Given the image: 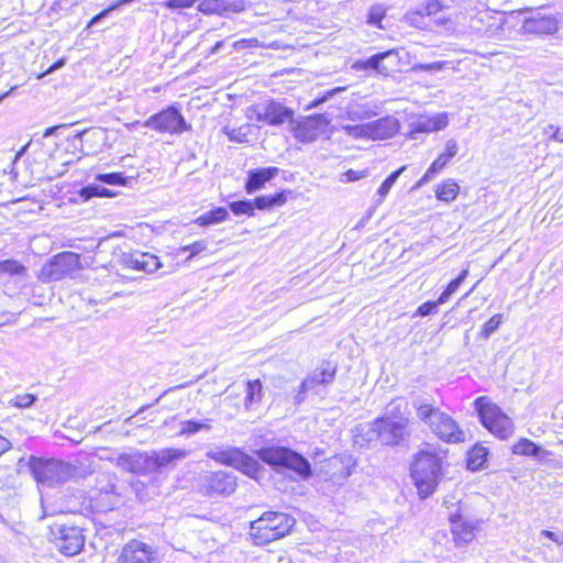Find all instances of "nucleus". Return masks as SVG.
Listing matches in <instances>:
<instances>
[{
	"mask_svg": "<svg viewBox=\"0 0 563 563\" xmlns=\"http://www.w3.org/2000/svg\"><path fill=\"white\" fill-rule=\"evenodd\" d=\"M442 456L431 449H421L413 455L410 467L411 477L420 498L431 496L442 477Z\"/></svg>",
	"mask_w": 563,
	"mask_h": 563,
	"instance_id": "f257e3e1",
	"label": "nucleus"
},
{
	"mask_svg": "<svg viewBox=\"0 0 563 563\" xmlns=\"http://www.w3.org/2000/svg\"><path fill=\"white\" fill-rule=\"evenodd\" d=\"M295 522L288 514L266 511L251 522L250 536L254 544L264 545L287 536Z\"/></svg>",
	"mask_w": 563,
	"mask_h": 563,
	"instance_id": "f03ea898",
	"label": "nucleus"
},
{
	"mask_svg": "<svg viewBox=\"0 0 563 563\" xmlns=\"http://www.w3.org/2000/svg\"><path fill=\"white\" fill-rule=\"evenodd\" d=\"M257 456L275 471L288 470L301 479H308L312 475L310 462L300 453L285 446L262 448L256 452Z\"/></svg>",
	"mask_w": 563,
	"mask_h": 563,
	"instance_id": "7ed1b4c3",
	"label": "nucleus"
},
{
	"mask_svg": "<svg viewBox=\"0 0 563 563\" xmlns=\"http://www.w3.org/2000/svg\"><path fill=\"white\" fill-rule=\"evenodd\" d=\"M30 470L38 484L54 487L69 481L76 473V467L55 459L31 456Z\"/></svg>",
	"mask_w": 563,
	"mask_h": 563,
	"instance_id": "20e7f679",
	"label": "nucleus"
},
{
	"mask_svg": "<svg viewBox=\"0 0 563 563\" xmlns=\"http://www.w3.org/2000/svg\"><path fill=\"white\" fill-rule=\"evenodd\" d=\"M474 408L478 413L482 424L497 438L505 440L514 433L512 420L499 406L482 396L474 400Z\"/></svg>",
	"mask_w": 563,
	"mask_h": 563,
	"instance_id": "39448f33",
	"label": "nucleus"
},
{
	"mask_svg": "<svg viewBox=\"0 0 563 563\" xmlns=\"http://www.w3.org/2000/svg\"><path fill=\"white\" fill-rule=\"evenodd\" d=\"M132 125H142L158 133L172 135H179L191 130V124L186 121L176 106H168L159 112L152 114L145 121H135Z\"/></svg>",
	"mask_w": 563,
	"mask_h": 563,
	"instance_id": "423d86ee",
	"label": "nucleus"
},
{
	"mask_svg": "<svg viewBox=\"0 0 563 563\" xmlns=\"http://www.w3.org/2000/svg\"><path fill=\"white\" fill-rule=\"evenodd\" d=\"M197 487L206 497H227L235 492L238 477L229 471H206L199 475Z\"/></svg>",
	"mask_w": 563,
	"mask_h": 563,
	"instance_id": "0eeeda50",
	"label": "nucleus"
},
{
	"mask_svg": "<svg viewBox=\"0 0 563 563\" xmlns=\"http://www.w3.org/2000/svg\"><path fill=\"white\" fill-rule=\"evenodd\" d=\"M51 533L56 549L66 556H74L84 549L85 536L77 526L55 523L51 528Z\"/></svg>",
	"mask_w": 563,
	"mask_h": 563,
	"instance_id": "6e6552de",
	"label": "nucleus"
},
{
	"mask_svg": "<svg viewBox=\"0 0 563 563\" xmlns=\"http://www.w3.org/2000/svg\"><path fill=\"white\" fill-rule=\"evenodd\" d=\"M80 267V256L73 252H62L55 255L41 269L43 282L60 280Z\"/></svg>",
	"mask_w": 563,
	"mask_h": 563,
	"instance_id": "1a4fd4ad",
	"label": "nucleus"
},
{
	"mask_svg": "<svg viewBox=\"0 0 563 563\" xmlns=\"http://www.w3.org/2000/svg\"><path fill=\"white\" fill-rule=\"evenodd\" d=\"M408 423V419L404 417L398 419H395L390 416L379 417V444L396 446L408 441L410 438Z\"/></svg>",
	"mask_w": 563,
	"mask_h": 563,
	"instance_id": "9d476101",
	"label": "nucleus"
},
{
	"mask_svg": "<svg viewBox=\"0 0 563 563\" xmlns=\"http://www.w3.org/2000/svg\"><path fill=\"white\" fill-rule=\"evenodd\" d=\"M117 563H161L156 548L133 539L123 545Z\"/></svg>",
	"mask_w": 563,
	"mask_h": 563,
	"instance_id": "9b49d317",
	"label": "nucleus"
},
{
	"mask_svg": "<svg viewBox=\"0 0 563 563\" xmlns=\"http://www.w3.org/2000/svg\"><path fill=\"white\" fill-rule=\"evenodd\" d=\"M559 30L558 19L553 14H545L540 10L532 11L525 18L519 30L521 34L548 35Z\"/></svg>",
	"mask_w": 563,
	"mask_h": 563,
	"instance_id": "f8f14e48",
	"label": "nucleus"
},
{
	"mask_svg": "<svg viewBox=\"0 0 563 563\" xmlns=\"http://www.w3.org/2000/svg\"><path fill=\"white\" fill-rule=\"evenodd\" d=\"M331 119L327 113L306 117L298 122L295 136L300 142L309 143L316 141L327 130Z\"/></svg>",
	"mask_w": 563,
	"mask_h": 563,
	"instance_id": "ddd939ff",
	"label": "nucleus"
},
{
	"mask_svg": "<svg viewBox=\"0 0 563 563\" xmlns=\"http://www.w3.org/2000/svg\"><path fill=\"white\" fill-rule=\"evenodd\" d=\"M398 53L395 49L377 53L366 59H360L353 63L354 70H376L378 74L387 76L391 71V66L397 65Z\"/></svg>",
	"mask_w": 563,
	"mask_h": 563,
	"instance_id": "4468645a",
	"label": "nucleus"
},
{
	"mask_svg": "<svg viewBox=\"0 0 563 563\" xmlns=\"http://www.w3.org/2000/svg\"><path fill=\"white\" fill-rule=\"evenodd\" d=\"M430 429L444 442L460 443L464 441V432L460 429L456 421L444 412L438 415V419L431 422Z\"/></svg>",
	"mask_w": 563,
	"mask_h": 563,
	"instance_id": "2eb2a0df",
	"label": "nucleus"
},
{
	"mask_svg": "<svg viewBox=\"0 0 563 563\" xmlns=\"http://www.w3.org/2000/svg\"><path fill=\"white\" fill-rule=\"evenodd\" d=\"M188 452L184 449L166 448L146 453V472H156L167 467L176 461L187 457Z\"/></svg>",
	"mask_w": 563,
	"mask_h": 563,
	"instance_id": "dca6fc26",
	"label": "nucleus"
},
{
	"mask_svg": "<svg viewBox=\"0 0 563 563\" xmlns=\"http://www.w3.org/2000/svg\"><path fill=\"white\" fill-rule=\"evenodd\" d=\"M338 365L330 361H322L309 375L301 382V389H314L322 385L328 386L333 383Z\"/></svg>",
	"mask_w": 563,
	"mask_h": 563,
	"instance_id": "f3484780",
	"label": "nucleus"
},
{
	"mask_svg": "<svg viewBox=\"0 0 563 563\" xmlns=\"http://www.w3.org/2000/svg\"><path fill=\"white\" fill-rule=\"evenodd\" d=\"M457 142L453 139L448 140L445 142V151L441 153L438 156V158L432 162V164L429 166L424 175L416 183L413 189H419L424 184L433 179L434 176L446 166L449 161L457 154Z\"/></svg>",
	"mask_w": 563,
	"mask_h": 563,
	"instance_id": "a211bd4d",
	"label": "nucleus"
},
{
	"mask_svg": "<svg viewBox=\"0 0 563 563\" xmlns=\"http://www.w3.org/2000/svg\"><path fill=\"white\" fill-rule=\"evenodd\" d=\"M294 111L276 101H269L258 112L257 120L266 121L271 125H279L292 119Z\"/></svg>",
	"mask_w": 563,
	"mask_h": 563,
	"instance_id": "6ab92c4d",
	"label": "nucleus"
},
{
	"mask_svg": "<svg viewBox=\"0 0 563 563\" xmlns=\"http://www.w3.org/2000/svg\"><path fill=\"white\" fill-rule=\"evenodd\" d=\"M279 174V168L275 166L254 168L247 172L245 181V191L251 195L262 189L266 183L271 181Z\"/></svg>",
	"mask_w": 563,
	"mask_h": 563,
	"instance_id": "aec40b11",
	"label": "nucleus"
},
{
	"mask_svg": "<svg viewBox=\"0 0 563 563\" xmlns=\"http://www.w3.org/2000/svg\"><path fill=\"white\" fill-rule=\"evenodd\" d=\"M399 121L393 115H385L368 122L369 139L386 140L393 137L399 130Z\"/></svg>",
	"mask_w": 563,
	"mask_h": 563,
	"instance_id": "412c9836",
	"label": "nucleus"
},
{
	"mask_svg": "<svg viewBox=\"0 0 563 563\" xmlns=\"http://www.w3.org/2000/svg\"><path fill=\"white\" fill-rule=\"evenodd\" d=\"M354 441L361 446L379 444L378 418L364 424L357 426L354 431Z\"/></svg>",
	"mask_w": 563,
	"mask_h": 563,
	"instance_id": "4be33fe9",
	"label": "nucleus"
},
{
	"mask_svg": "<svg viewBox=\"0 0 563 563\" xmlns=\"http://www.w3.org/2000/svg\"><path fill=\"white\" fill-rule=\"evenodd\" d=\"M451 529L457 544H466L475 537L474 526L459 514L451 516Z\"/></svg>",
	"mask_w": 563,
	"mask_h": 563,
	"instance_id": "5701e85b",
	"label": "nucleus"
},
{
	"mask_svg": "<svg viewBox=\"0 0 563 563\" xmlns=\"http://www.w3.org/2000/svg\"><path fill=\"white\" fill-rule=\"evenodd\" d=\"M115 464L124 471L131 473H147L146 472V453L135 452L132 454H120Z\"/></svg>",
	"mask_w": 563,
	"mask_h": 563,
	"instance_id": "b1692460",
	"label": "nucleus"
},
{
	"mask_svg": "<svg viewBox=\"0 0 563 563\" xmlns=\"http://www.w3.org/2000/svg\"><path fill=\"white\" fill-rule=\"evenodd\" d=\"M211 419L203 420H185L180 422V429L178 435L191 437L200 432H209L211 430Z\"/></svg>",
	"mask_w": 563,
	"mask_h": 563,
	"instance_id": "393cba45",
	"label": "nucleus"
},
{
	"mask_svg": "<svg viewBox=\"0 0 563 563\" xmlns=\"http://www.w3.org/2000/svg\"><path fill=\"white\" fill-rule=\"evenodd\" d=\"M289 191H280L274 195L258 196L252 200L254 209L269 210L274 207H280L287 201V194Z\"/></svg>",
	"mask_w": 563,
	"mask_h": 563,
	"instance_id": "a878e982",
	"label": "nucleus"
},
{
	"mask_svg": "<svg viewBox=\"0 0 563 563\" xmlns=\"http://www.w3.org/2000/svg\"><path fill=\"white\" fill-rule=\"evenodd\" d=\"M512 453L516 455L541 457L545 451L533 441L522 438L512 446Z\"/></svg>",
	"mask_w": 563,
	"mask_h": 563,
	"instance_id": "bb28decb",
	"label": "nucleus"
},
{
	"mask_svg": "<svg viewBox=\"0 0 563 563\" xmlns=\"http://www.w3.org/2000/svg\"><path fill=\"white\" fill-rule=\"evenodd\" d=\"M325 467H329V471H325V474L330 479L336 482L344 479L351 475L347 466L344 464L341 457L333 456L327 461Z\"/></svg>",
	"mask_w": 563,
	"mask_h": 563,
	"instance_id": "cd10ccee",
	"label": "nucleus"
},
{
	"mask_svg": "<svg viewBox=\"0 0 563 563\" xmlns=\"http://www.w3.org/2000/svg\"><path fill=\"white\" fill-rule=\"evenodd\" d=\"M229 218V212L223 207L214 208L208 212H205L197 218L196 223L200 227H208L225 221Z\"/></svg>",
	"mask_w": 563,
	"mask_h": 563,
	"instance_id": "c85d7f7f",
	"label": "nucleus"
},
{
	"mask_svg": "<svg viewBox=\"0 0 563 563\" xmlns=\"http://www.w3.org/2000/svg\"><path fill=\"white\" fill-rule=\"evenodd\" d=\"M460 190V186L453 179H446L435 189V197L438 200L444 202L453 201Z\"/></svg>",
	"mask_w": 563,
	"mask_h": 563,
	"instance_id": "c756f323",
	"label": "nucleus"
},
{
	"mask_svg": "<svg viewBox=\"0 0 563 563\" xmlns=\"http://www.w3.org/2000/svg\"><path fill=\"white\" fill-rule=\"evenodd\" d=\"M488 450L482 445H475L467 454V468L477 471L482 468L487 461Z\"/></svg>",
	"mask_w": 563,
	"mask_h": 563,
	"instance_id": "7c9ffc66",
	"label": "nucleus"
},
{
	"mask_svg": "<svg viewBox=\"0 0 563 563\" xmlns=\"http://www.w3.org/2000/svg\"><path fill=\"white\" fill-rule=\"evenodd\" d=\"M238 461L239 462L235 463L234 467H236L247 476L255 477L260 472L261 466L258 462L252 456L244 454L242 451L238 456Z\"/></svg>",
	"mask_w": 563,
	"mask_h": 563,
	"instance_id": "2f4dec72",
	"label": "nucleus"
},
{
	"mask_svg": "<svg viewBox=\"0 0 563 563\" xmlns=\"http://www.w3.org/2000/svg\"><path fill=\"white\" fill-rule=\"evenodd\" d=\"M79 197L87 201L92 197H113L114 192L98 184H89L78 191Z\"/></svg>",
	"mask_w": 563,
	"mask_h": 563,
	"instance_id": "473e14b6",
	"label": "nucleus"
},
{
	"mask_svg": "<svg viewBox=\"0 0 563 563\" xmlns=\"http://www.w3.org/2000/svg\"><path fill=\"white\" fill-rule=\"evenodd\" d=\"M0 274L22 278L26 275V267L19 261L5 260L0 262Z\"/></svg>",
	"mask_w": 563,
	"mask_h": 563,
	"instance_id": "72a5a7b5",
	"label": "nucleus"
},
{
	"mask_svg": "<svg viewBox=\"0 0 563 563\" xmlns=\"http://www.w3.org/2000/svg\"><path fill=\"white\" fill-rule=\"evenodd\" d=\"M240 449L220 450L217 452H209L208 456L217 462L234 466L240 454Z\"/></svg>",
	"mask_w": 563,
	"mask_h": 563,
	"instance_id": "f704fd0d",
	"label": "nucleus"
},
{
	"mask_svg": "<svg viewBox=\"0 0 563 563\" xmlns=\"http://www.w3.org/2000/svg\"><path fill=\"white\" fill-rule=\"evenodd\" d=\"M442 411H440L439 408L433 407L429 404H420L417 406V416L418 418L423 421L426 424L431 427V422H434L438 419V415H441Z\"/></svg>",
	"mask_w": 563,
	"mask_h": 563,
	"instance_id": "c9c22d12",
	"label": "nucleus"
},
{
	"mask_svg": "<svg viewBox=\"0 0 563 563\" xmlns=\"http://www.w3.org/2000/svg\"><path fill=\"white\" fill-rule=\"evenodd\" d=\"M225 0H202L198 4V10L206 15H221L224 16Z\"/></svg>",
	"mask_w": 563,
	"mask_h": 563,
	"instance_id": "e433bc0d",
	"label": "nucleus"
},
{
	"mask_svg": "<svg viewBox=\"0 0 563 563\" xmlns=\"http://www.w3.org/2000/svg\"><path fill=\"white\" fill-rule=\"evenodd\" d=\"M468 275V269H462L456 278L451 280L446 288L439 296V302H446L449 298L459 289L461 284L465 280Z\"/></svg>",
	"mask_w": 563,
	"mask_h": 563,
	"instance_id": "4c0bfd02",
	"label": "nucleus"
},
{
	"mask_svg": "<svg viewBox=\"0 0 563 563\" xmlns=\"http://www.w3.org/2000/svg\"><path fill=\"white\" fill-rule=\"evenodd\" d=\"M95 179L111 186H125L128 178L122 173L97 174Z\"/></svg>",
	"mask_w": 563,
	"mask_h": 563,
	"instance_id": "58836bf2",
	"label": "nucleus"
},
{
	"mask_svg": "<svg viewBox=\"0 0 563 563\" xmlns=\"http://www.w3.org/2000/svg\"><path fill=\"white\" fill-rule=\"evenodd\" d=\"M262 397V383L260 379L249 380L246 385L245 404L260 401Z\"/></svg>",
	"mask_w": 563,
	"mask_h": 563,
	"instance_id": "ea45409f",
	"label": "nucleus"
},
{
	"mask_svg": "<svg viewBox=\"0 0 563 563\" xmlns=\"http://www.w3.org/2000/svg\"><path fill=\"white\" fill-rule=\"evenodd\" d=\"M229 208L235 216L247 214L251 217L254 214V205L252 200L233 201L229 203Z\"/></svg>",
	"mask_w": 563,
	"mask_h": 563,
	"instance_id": "a19ab883",
	"label": "nucleus"
},
{
	"mask_svg": "<svg viewBox=\"0 0 563 563\" xmlns=\"http://www.w3.org/2000/svg\"><path fill=\"white\" fill-rule=\"evenodd\" d=\"M450 0H426V4L421 5L419 9L430 18L431 15L437 14L440 10L444 8H449Z\"/></svg>",
	"mask_w": 563,
	"mask_h": 563,
	"instance_id": "79ce46f5",
	"label": "nucleus"
},
{
	"mask_svg": "<svg viewBox=\"0 0 563 563\" xmlns=\"http://www.w3.org/2000/svg\"><path fill=\"white\" fill-rule=\"evenodd\" d=\"M504 316L501 313H497L493 316L488 321H486L482 328L481 336L484 339H488L503 323Z\"/></svg>",
	"mask_w": 563,
	"mask_h": 563,
	"instance_id": "37998d69",
	"label": "nucleus"
},
{
	"mask_svg": "<svg viewBox=\"0 0 563 563\" xmlns=\"http://www.w3.org/2000/svg\"><path fill=\"white\" fill-rule=\"evenodd\" d=\"M346 135L354 139H369L368 123L342 126Z\"/></svg>",
	"mask_w": 563,
	"mask_h": 563,
	"instance_id": "c03bdc74",
	"label": "nucleus"
},
{
	"mask_svg": "<svg viewBox=\"0 0 563 563\" xmlns=\"http://www.w3.org/2000/svg\"><path fill=\"white\" fill-rule=\"evenodd\" d=\"M140 256H144V253L123 254L122 263L129 268L144 272L145 263Z\"/></svg>",
	"mask_w": 563,
	"mask_h": 563,
	"instance_id": "a18cd8bd",
	"label": "nucleus"
},
{
	"mask_svg": "<svg viewBox=\"0 0 563 563\" xmlns=\"http://www.w3.org/2000/svg\"><path fill=\"white\" fill-rule=\"evenodd\" d=\"M224 130L231 142L243 143L247 141V135L250 132L249 125H242L240 128L231 130H228V128H225Z\"/></svg>",
	"mask_w": 563,
	"mask_h": 563,
	"instance_id": "49530a36",
	"label": "nucleus"
},
{
	"mask_svg": "<svg viewBox=\"0 0 563 563\" xmlns=\"http://www.w3.org/2000/svg\"><path fill=\"white\" fill-rule=\"evenodd\" d=\"M249 4L246 0H225L224 16H228L229 13L244 12Z\"/></svg>",
	"mask_w": 563,
	"mask_h": 563,
	"instance_id": "de8ad7c7",
	"label": "nucleus"
},
{
	"mask_svg": "<svg viewBox=\"0 0 563 563\" xmlns=\"http://www.w3.org/2000/svg\"><path fill=\"white\" fill-rule=\"evenodd\" d=\"M134 0H118L115 3L111 4L108 9H104L102 10L100 13H98L97 15H95L88 26H93L96 24H98L102 19H104L106 16L109 15V13L115 9H118L119 7L123 5V4H129V3H132Z\"/></svg>",
	"mask_w": 563,
	"mask_h": 563,
	"instance_id": "09e8293b",
	"label": "nucleus"
},
{
	"mask_svg": "<svg viewBox=\"0 0 563 563\" xmlns=\"http://www.w3.org/2000/svg\"><path fill=\"white\" fill-rule=\"evenodd\" d=\"M427 15L422 12V10L418 9L415 12H410L407 14L406 19L407 21L418 29H427L430 26L428 22L424 21Z\"/></svg>",
	"mask_w": 563,
	"mask_h": 563,
	"instance_id": "8fccbe9b",
	"label": "nucleus"
},
{
	"mask_svg": "<svg viewBox=\"0 0 563 563\" xmlns=\"http://www.w3.org/2000/svg\"><path fill=\"white\" fill-rule=\"evenodd\" d=\"M385 16V9L377 4L369 8L367 13V23L375 26H380V22Z\"/></svg>",
	"mask_w": 563,
	"mask_h": 563,
	"instance_id": "3c124183",
	"label": "nucleus"
},
{
	"mask_svg": "<svg viewBox=\"0 0 563 563\" xmlns=\"http://www.w3.org/2000/svg\"><path fill=\"white\" fill-rule=\"evenodd\" d=\"M443 302H439V298L435 301H426L422 305H420L416 311V316L419 317H427L433 313H437L438 307L442 305Z\"/></svg>",
	"mask_w": 563,
	"mask_h": 563,
	"instance_id": "603ef678",
	"label": "nucleus"
},
{
	"mask_svg": "<svg viewBox=\"0 0 563 563\" xmlns=\"http://www.w3.org/2000/svg\"><path fill=\"white\" fill-rule=\"evenodd\" d=\"M140 258L144 260L145 273H155L162 266L158 257L155 255L144 253V256H140Z\"/></svg>",
	"mask_w": 563,
	"mask_h": 563,
	"instance_id": "864d4df0",
	"label": "nucleus"
},
{
	"mask_svg": "<svg viewBox=\"0 0 563 563\" xmlns=\"http://www.w3.org/2000/svg\"><path fill=\"white\" fill-rule=\"evenodd\" d=\"M344 88H341V87H338V88H333V89H330L328 91H325L321 97H318L316 99H313L308 106H307V109H313V108H317L319 107L320 104L327 102L328 100H330L335 93L342 91Z\"/></svg>",
	"mask_w": 563,
	"mask_h": 563,
	"instance_id": "5fc2aeb1",
	"label": "nucleus"
},
{
	"mask_svg": "<svg viewBox=\"0 0 563 563\" xmlns=\"http://www.w3.org/2000/svg\"><path fill=\"white\" fill-rule=\"evenodd\" d=\"M446 62L419 63L412 66L413 70L440 71L444 68Z\"/></svg>",
	"mask_w": 563,
	"mask_h": 563,
	"instance_id": "6e6d98bb",
	"label": "nucleus"
},
{
	"mask_svg": "<svg viewBox=\"0 0 563 563\" xmlns=\"http://www.w3.org/2000/svg\"><path fill=\"white\" fill-rule=\"evenodd\" d=\"M36 399L37 397L33 394L18 395L13 399V405L18 408H29L36 401Z\"/></svg>",
	"mask_w": 563,
	"mask_h": 563,
	"instance_id": "4d7b16f0",
	"label": "nucleus"
},
{
	"mask_svg": "<svg viewBox=\"0 0 563 563\" xmlns=\"http://www.w3.org/2000/svg\"><path fill=\"white\" fill-rule=\"evenodd\" d=\"M196 1L197 0H164L162 5L170 10L186 9L192 7Z\"/></svg>",
	"mask_w": 563,
	"mask_h": 563,
	"instance_id": "13d9d810",
	"label": "nucleus"
},
{
	"mask_svg": "<svg viewBox=\"0 0 563 563\" xmlns=\"http://www.w3.org/2000/svg\"><path fill=\"white\" fill-rule=\"evenodd\" d=\"M449 123L448 117L445 114H439L433 118H429V125L427 129L440 131L444 129Z\"/></svg>",
	"mask_w": 563,
	"mask_h": 563,
	"instance_id": "bf43d9fd",
	"label": "nucleus"
},
{
	"mask_svg": "<svg viewBox=\"0 0 563 563\" xmlns=\"http://www.w3.org/2000/svg\"><path fill=\"white\" fill-rule=\"evenodd\" d=\"M207 249V242L201 240L192 244L184 246L181 250L189 253V257H194Z\"/></svg>",
	"mask_w": 563,
	"mask_h": 563,
	"instance_id": "052dcab7",
	"label": "nucleus"
},
{
	"mask_svg": "<svg viewBox=\"0 0 563 563\" xmlns=\"http://www.w3.org/2000/svg\"><path fill=\"white\" fill-rule=\"evenodd\" d=\"M258 46H260V42L257 38H242V40L233 43V48L236 51L244 49V48H254V47H258Z\"/></svg>",
	"mask_w": 563,
	"mask_h": 563,
	"instance_id": "680f3d73",
	"label": "nucleus"
},
{
	"mask_svg": "<svg viewBox=\"0 0 563 563\" xmlns=\"http://www.w3.org/2000/svg\"><path fill=\"white\" fill-rule=\"evenodd\" d=\"M544 134L548 135L550 140L563 142V131L552 124H549L547 128H544Z\"/></svg>",
	"mask_w": 563,
	"mask_h": 563,
	"instance_id": "e2e57ef3",
	"label": "nucleus"
},
{
	"mask_svg": "<svg viewBox=\"0 0 563 563\" xmlns=\"http://www.w3.org/2000/svg\"><path fill=\"white\" fill-rule=\"evenodd\" d=\"M77 136L80 139H86V140H88L89 137L95 139V140L103 139L104 131L101 129L86 130V131H82L81 133H78Z\"/></svg>",
	"mask_w": 563,
	"mask_h": 563,
	"instance_id": "0e129e2a",
	"label": "nucleus"
},
{
	"mask_svg": "<svg viewBox=\"0 0 563 563\" xmlns=\"http://www.w3.org/2000/svg\"><path fill=\"white\" fill-rule=\"evenodd\" d=\"M541 534L545 538L550 539L551 541L555 542L559 545L563 544V533H555L553 531L549 530H542Z\"/></svg>",
	"mask_w": 563,
	"mask_h": 563,
	"instance_id": "69168bd1",
	"label": "nucleus"
},
{
	"mask_svg": "<svg viewBox=\"0 0 563 563\" xmlns=\"http://www.w3.org/2000/svg\"><path fill=\"white\" fill-rule=\"evenodd\" d=\"M429 125V118L428 119H422V120H419L417 123H415V128H413V131L415 132H421V133H424V132H434V130H429L427 129Z\"/></svg>",
	"mask_w": 563,
	"mask_h": 563,
	"instance_id": "338daca9",
	"label": "nucleus"
},
{
	"mask_svg": "<svg viewBox=\"0 0 563 563\" xmlns=\"http://www.w3.org/2000/svg\"><path fill=\"white\" fill-rule=\"evenodd\" d=\"M391 187L393 185H390L389 181L385 179L377 189V194L380 196V198H385L389 190L391 189Z\"/></svg>",
	"mask_w": 563,
	"mask_h": 563,
	"instance_id": "774afa93",
	"label": "nucleus"
}]
</instances>
